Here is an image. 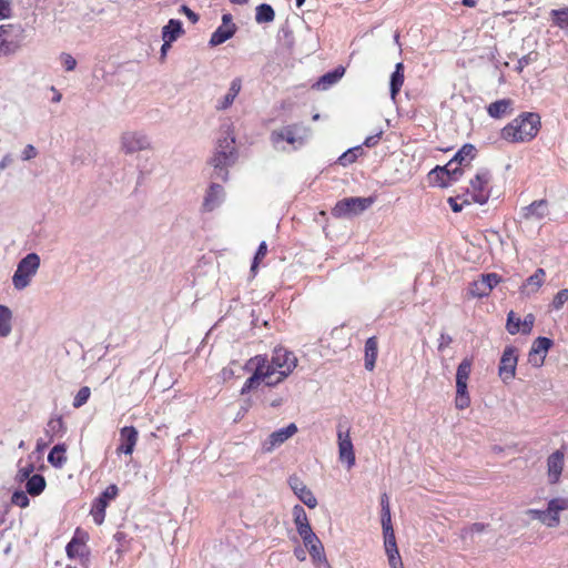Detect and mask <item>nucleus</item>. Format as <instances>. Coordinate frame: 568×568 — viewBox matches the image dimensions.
<instances>
[{"instance_id": "f257e3e1", "label": "nucleus", "mask_w": 568, "mask_h": 568, "mask_svg": "<svg viewBox=\"0 0 568 568\" xmlns=\"http://www.w3.org/2000/svg\"><path fill=\"white\" fill-rule=\"evenodd\" d=\"M296 365V356L281 347L274 349L271 359L263 355L250 358L243 369L252 375L244 383L241 394L257 388L262 383L270 387L280 384L294 371Z\"/></svg>"}, {"instance_id": "f03ea898", "label": "nucleus", "mask_w": 568, "mask_h": 568, "mask_svg": "<svg viewBox=\"0 0 568 568\" xmlns=\"http://www.w3.org/2000/svg\"><path fill=\"white\" fill-rule=\"evenodd\" d=\"M541 126L540 116L534 112H523L500 130V138L508 143L531 141Z\"/></svg>"}, {"instance_id": "7ed1b4c3", "label": "nucleus", "mask_w": 568, "mask_h": 568, "mask_svg": "<svg viewBox=\"0 0 568 568\" xmlns=\"http://www.w3.org/2000/svg\"><path fill=\"white\" fill-rule=\"evenodd\" d=\"M311 135V129L303 123L285 125L271 133L270 140L277 150H297L302 148Z\"/></svg>"}, {"instance_id": "20e7f679", "label": "nucleus", "mask_w": 568, "mask_h": 568, "mask_svg": "<svg viewBox=\"0 0 568 568\" xmlns=\"http://www.w3.org/2000/svg\"><path fill=\"white\" fill-rule=\"evenodd\" d=\"M234 144L235 138L231 125H224L216 142L215 153L211 160L214 169L219 170L217 175L223 180H226L227 176L225 169L232 165L236 158Z\"/></svg>"}, {"instance_id": "39448f33", "label": "nucleus", "mask_w": 568, "mask_h": 568, "mask_svg": "<svg viewBox=\"0 0 568 568\" xmlns=\"http://www.w3.org/2000/svg\"><path fill=\"white\" fill-rule=\"evenodd\" d=\"M41 266L39 254L32 252L23 256L18 263L12 274V287L17 292L27 290L33 282Z\"/></svg>"}, {"instance_id": "423d86ee", "label": "nucleus", "mask_w": 568, "mask_h": 568, "mask_svg": "<svg viewBox=\"0 0 568 568\" xmlns=\"http://www.w3.org/2000/svg\"><path fill=\"white\" fill-rule=\"evenodd\" d=\"M568 510V498L558 496L547 503L545 509H528L527 515L539 520L547 528H556L560 525V514Z\"/></svg>"}, {"instance_id": "0eeeda50", "label": "nucleus", "mask_w": 568, "mask_h": 568, "mask_svg": "<svg viewBox=\"0 0 568 568\" xmlns=\"http://www.w3.org/2000/svg\"><path fill=\"white\" fill-rule=\"evenodd\" d=\"M120 151L125 155H132L138 152L151 151L153 149L152 140L149 134L142 130H125L119 139Z\"/></svg>"}, {"instance_id": "6e6552de", "label": "nucleus", "mask_w": 568, "mask_h": 568, "mask_svg": "<svg viewBox=\"0 0 568 568\" xmlns=\"http://www.w3.org/2000/svg\"><path fill=\"white\" fill-rule=\"evenodd\" d=\"M24 29L21 26H0V53L4 55L14 54L22 47Z\"/></svg>"}, {"instance_id": "1a4fd4ad", "label": "nucleus", "mask_w": 568, "mask_h": 568, "mask_svg": "<svg viewBox=\"0 0 568 568\" xmlns=\"http://www.w3.org/2000/svg\"><path fill=\"white\" fill-rule=\"evenodd\" d=\"M374 200L372 197H345L332 209V215L337 219L356 216L366 211Z\"/></svg>"}, {"instance_id": "9d476101", "label": "nucleus", "mask_w": 568, "mask_h": 568, "mask_svg": "<svg viewBox=\"0 0 568 568\" xmlns=\"http://www.w3.org/2000/svg\"><path fill=\"white\" fill-rule=\"evenodd\" d=\"M491 175L487 170H480L476 173L475 178L470 181L468 194L471 196L475 203L480 205L487 203L490 196V183Z\"/></svg>"}, {"instance_id": "9b49d317", "label": "nucleus", "mask_w": 568, "mask_h": 568, "mask_svg": "<svg viewBox=\"0 0 568 568\" xmlns=\"http://www.w3.org/2000/svg\"><path fill=\"white\" fill-rule=\"evenodd\" d=\"M298 535L302 538L305 548L308 550L313 564L320 568L322 566L329 567L324 546L313 529L301 531Z\"/></svg>"}, {"instance_id": "f8f14e48", "label": "nucleus", "mask_w": 568, "mask_h": 568, "mask_svg": "<svg viewBox=\"0 0 568 568\" xmlns=\"http://www.w3.org/2000/svg\"><path fill=\"white\" fill-rule=\"evenodd\" d=\"M337 446L339 462L345 464L347 469L353 468L356 463V456L349 429H343L341 426L337 428Z\"/></svg>"}, {"instance_id": "ddd939ff", "label": "nucleus", "mask_w": 568, "mask_h": 568, "mask_svg": "<svg viewBox=\"0 0 568 568\" xmlns=\"http://www.w3.org/2000/svg\"><path fill=\"white\" fill-rule=\"evenodd\" d=\"M517 363V349L514 346H507L503 352L498 366V376L505 384L510 383L515 378Z\"/></svg>"}, {"instance_id": "4468645a", "label": "nucleus", "mask_w": 568, "mask_h": 568, "mask_svg": "<svg viewBox=\"0 0 568 568\" xmlns=\"http://www.w3.org/2000/svg\"><path fill=\"white\" fill-rule=\"evenodd\" d=\"M119 489L115 485H110L105 490L94 500L91 514L97 525H101L105 518V509L111 500L118 496Z\"/></svg>"}, {"instance_id": "2eb2a0df", "label": "nucleus", "mask_w": 568, "mask_h": 568, "mask_svg": "<svg viewBox=\"0 0 568 568\" xmlns=\"http://www.w3.org/2000/svg\"><path fill=\"white\" fill-rule=\"evenodd\" d=\"M297 433V426L294 423L288 424L286 427L277 429L268 435L262 443L263 453H272L274 449L283 445L287 439Z\"/></svg>"}, {"instance_id": "dca6fc26", "label": "nucleus", "mask_w": 568, "mask_h": 568, "mask_svg": "<svg viewBox=\"0 0 568 568\" xmlns=\"http://www.w3.org/2000/svg\"><path fill=\"white\" fill-rule=\"evenodd\" d=\"M288 485L296 497L308 508L314 509L317 506L316 497L300 477L291 476Z\"/></svg>"}, {"instance_id": "f3484780", "label": "nucleus", "mask_w": 568, "mask_h": 568, "mask_svg": "<svg viewBox=\"0 0 568 568\" xmlns=\"http://www.w3.org/2000/svg\"><path fill=\"white\" fill-rule=\"evenodd\" d=\"M384 535V548L388 559V565L390 568H404L402 557L399 555L396 537L394 529L383 530Z\"/></svg>"}, {"instance_id": "a211bd4d", "label": "nucleus", "mask_w": 568, "mask_h": 568, "mask_svg": "<svg viewBox=\"0 0 568 568\" xmlns=\"http://www.w3.org/2000/svg\"><path fill=\"white\" fill-rule=\"evenodd\" d=\"M565 467V454L561 450H556L547 458V480L550 485L559 483L562 470Z\"/></svg>"}, {"instance_id": "6ab92c4d", "label": "nucleus", "mask_w": 568, "mask_h": 568, "mask_svg": "<svg viewBox=\"0 0 568 568\" xmlns=\"http://www.w3.org/2000/svg\"><path fill=\"white\" fill-rule=\"evenodd\" d=\"M88 539V532L77 528L72 539L65 547L68 557L71 559L84 557L88 554L85 546Z\"/></svg>"}, {"instance_id": "aec40b11", "label": "nucleus", "mask_w": 568, "mask_h": 568, "mask_svg": "<svg viewBox=\"0 0 568 568\" xmlns=\"http://www.w3.org/2000/svg\"><path fill=\"white\" fill-rule=\"evenodd\" d=\"M534 323L535 316L532 314H527L521 321L520 317L515 314V312L510 311L507 315L506 328L511 335H515L519 332L523 334H529L532 329Z\"/></svg>"}, {"instance_id": "412c9836", "label": "nucleus", "mask_w": 568, "mask_h": 568, "mask_svg": "<svg viewBox=\"0 0 568 568\" xmlns=\"http://www.w3.org/2000/svg\"><path fill=\"white\" fill-rule=\"evenodd\" d=\"M552 345V341L548 337H538L532 343L529 352L528 361L535 367H540L546 358V354Z\"/></svg>"}, {"instance_id": "4be33fe9", "label": "nucleus", "mask_w": 568, "mask_h": 568, "mask_svg": "<svg viewBox=\"0 0 568 568\" xmlns=\"http://www.w3.org/2000/svg\"><path fill=\"white\" fill-rule=\"evenodd\" d=\"M464 165H459L455 161L450 160L446 165L444 166H436L432 173H436L438 175H442V184L447 185L452 182L458 181L459 178L463 175Z\"/></svg>"}, {"instance_id": "5701e85b", "label": "nucleus", "mask_w": 568, "mask_h": 568, "mask_svg": "<svg viewBox=\"0 0 568 568\" xmlns=\"http://www.w3.org/2000/svg\"><path fill=\"white\" fill-rule=\"evenodd\" d=\"M241 90H242L241 78H234L230 83L227 92L223 97H221L220 99L216 100L215 110L225 111V110L230 109L233 105V103H234L236 97L239 95V93L241 92Z\"/></svg>"}, {"instance_id": "b1692460", "label": "nucleus", "mask_w": 568, "mask_h": 568, "mask_svg": "<svg viewBox=\"0 0 568 568\" xmlns=\"http://www.w3.org/2000/svg\"><path fill=\"white\" fill-rule=\"evenodd\" d=\"M549 213L548 203L545 200L534 201L521 209V216L527 221H540Z\"/></svg>"}, {"instance_id": "393cba45", "label": "nucleus", "mask_w": 568, "mask_h": 568, "mask_svg": "<svg viewBox=\"0 0 568 568\" xmlns=\"http://www.w3.org/2000/svg\"><path fill=\"white\" fill-rule=\"evenodd\" d=\"M546 280L544 268H537L520 286V293L525 296H531L538 293Z\"/></svg>"}, {"instance_id": "a878e982", "label": "nucleus", "mask_w": 568, "mask_h": 568, "mask_svg": "<svg viewBox=\"0 0 568 568\" xmlns=\"http://www.w3.org/2000/svg\"><path fill=\"white\" fill-rule=\"evenodd\" d=\"M121 444L116 448L118 453L131 455L138 442V430L133 426H125L120 430Z\"/></svg>"}, {"instance_id": "bb28decb", "label": "nucleus", "mask_w": 568, "mask_h": 568, "mask_svg": "<svg viewBox=\"0 0 568 568\" xmlns=\"http://www.w3.org/2000/svg\"><path fill=\"white\" fill-rule=\"evenodd\" d=\"M13 327V310L6 304H0V338H8L12 334Z\"/></svg>"}, {"instance_id": "cd10ccee", "label": "nucleus", "mask_w": 568, "mask_h": 568, "mask_svg": "<svg viewBox=\"0 0 568 568\" xmlns=\"http://www.w3.org/2000/svg\"><path fill=\"white\" fill-rule=\"evenodd\" d=\"M224 200V189L222 185L212 183L207 190L203 205L205 210L213 211Z\"/></svg>"}, {"instance_id": "c85d7f7f", "label": "nucleus", "mask_w": 568, "mask_h": 568, "mask_svg": "<svg viewBox=\"0 0 568 568\" xmlns=\"http://www.w3.org/2000/svg\"><path fill=\"white\" fill-rule=\"evenodd\" d=\"M513 100L500 99L487 106V113L493 119H501L513 111Z\"/></svg>"}, {"instance_id": "c756f323", "label": "nucleus", "mask_w": 568, "mask_h": 568, "mask_svg": "<svg viewBox=\"0 0 568 568\" xmlns=\"http://www.w3.org/2000/svg\"><path fill=\"white\" fill-rule=\"evenodd\" d=\"M236 31L235 24L220 26L211 36L210 44L215 47L231 39Z\"/></svg>"}, {"instance_id": "7c9ffc66", "label": "nucleus", "mask_w": 568, "mask_h": 568, "mask_svg": "<svg viewBox=\"0 0 568 568\" xmlns=\"http://www.w3.org/2000/svg\"><path fill=\"white\" fill-rule=\"evenodd\" d=\"M470 402L468 383L456 382L455 407L459 410H464L470 406Z\"/></svg>"}, {"instance_id": "2f4dec72", "label": "nucleus", "mask_w": 568, "mask_h": 568, "mask_svg": "<svg viewBox=\"0 0 568 568\" xmlns=\"http://www.w3.org/2000/svg\"><path fill=\"white\" fill-rule=\"evenodd\" d=\"M182 33V22L171 19L162 29V39L164 42H174Z\"/></svg>"}, {"instance_id": "473e14b6", "label": "nucleus", "mask_w": 568, "mask_h": 568, "mask_svg": "<svg viewBox=\"0 0 568 568\" xmlns=\"http://www.w3.org/2000/svg\"><path fill=\"white\" fill-rule=\"evenodd\" d=\"M292 515L297 534L312 529L307 514L301 505H295L293 507Z\"/></svg>"}, {"instance_id": "72a5a7b5", "label": "nucleus", "mask_w": 568, "mask_h": 568, "mask_svg": "<svg viewBox=\"0 0 568 568\" xmlns=\"http://www.w3.org/2000/svg\"><path fill=\"white\" fill-rule=\"evenodd\" d=\"M67 446L65 444H58L53 446L48 455V462L55 468H61L67 463Z\"/></svg>"}, {"instance_id": "f704fd0d", "label": "nucleus", "mask_w": 568, "mask_h": 568, "mask_svg": "<svg viewBox=\"0 0 568 568\" xmlns=\"http://www.w3.org/2000/svg\"><path fill=\"white\" fill-rule=\"evenodd\" d=\"M378 354V344L376 337H369L365 343V368L373 371Z\"/></svg>"}, {"instance_id": "c9c22d12", "label": "nucleus", "mask_w": 568, "mask_h": 568, "mask_svg": "<svg viewBox=\"0 0 568 568\" xmlns=\"http://www.w3.org/2000/svg\"><path fill=\"white\" fill-rule=\"evenodd\" d=\"M343 74V68H337L334 71L327 72L318 79V81L314 84V88L317 90H327L329 87L338 82Z\"/></svg>"}, {"instance_id": "e433bc0d", "label": "nucleus", "mask_w": 568, "mask_h": 568, "mask_svg": "<svg viewBox=\"0 0 568 568\" xmlns=\"http://www.w3.org/2000/svg\"><path fill=\"white\" fill-rule=\"evenodd\" d=\"M476 155V149L473 144H464L462 149L452 159L459 165L468 166Z\"/></svg>"}, {"instance_id": "4c0bfd02", "label": "nucleus", "mask_w": 568, "mask_h": 568, "mask_svg": "<svg viewBox=\"0 0 568 568\" xmlns=\"http://www.w3.org/2000/svg\"><path fill=\"white\" fill-rule=\"evenodd\" d=\"M34 468L36 466L32 455H29L26 460H19L16 479L20 483L24 481L32 476Z\"/></svg>"}, {"instance_id": "58836bf2", "label": "nucleus", "mask_w": 568, "mask_h": 568, "mask_svg": "<svg viewBox=\"0 0 568 568\" xmlns=\"http://www.w3.org/2000/svg\"><path fill=\"white\" fill-rule=\"evenodd\" d=\"M404 83V65L402 62L397 63L394 72L390 75V98L395 100Z\"/></svg>"}, {"instance_id": "ea45409f", "label": "nucleus", "mask_w": 568, "mask_h": 568, "mask_svg": "<svg viewBox=\"0 0 568 568\" xmlns=\"http://www.w3.org/2000/svg\"><path fill=\"white\" fill-rule=\"evenodd\" d=\"M26 480V491L31 496H39L45 488V479L42 475L36 474Z\"/></svg>"}, {"instance_id": "a19ab883", "label": "nucleus", "mask_w": 568, "mask_h": 568, "mask_svg": "<svg viewBox=\"0 0 568 568\" xmlns=\"http://www.w3.org/2000/svg\"><path fill=\"white\" fill-rule=\"evenodd\" d=\"M381 506H382V528L383 530L394 529L392 525V516H390V507L389 499L387 494H383L381 496Z\"/></svg>"}, {"instance_id": "79ce46f5", "label": "nucleus", "mask_w": 568, "mask_h": 568, "mask_svg": "<svg viewBox=\"0 0 568 568\" xmlns=\"http://www.w3.org/2000/svg\"><path fill=\"white\" fill-rule=\"evenodd\" d=\"M550 16L555 26L568 32V7L564 9H554Z\"/></svg>"}, {"instance_id": "37998d69", "label": "nucleus", "mask_w": 568, "mask_h": 568, "mask_svg": "<svg viewBox=\"0 0 568 568\" xmlns=\"http://www.w3.org/2000/svg\"><path fill=\"white\" fill-rule=\"evenodd\" d=\"M473 367V359L469 357L464 358L456 371V382L468 383Z\"/></svg>"}, {"instance_id": "c03bdc74", "label": "nucleus", "mask_w": 568, "mask_h": 568, "mask_svg": "<svg viewBox=\"0 0 568 568\" xmlns=\"http://www.w3.org/2000/svg\"><path fill=\"white\" fill-rule=\"evenodd\" d=\"M275 18V12L270 4L263 3L256 8L255 20L258 23L272 22Z\"/></svg>"}, {"instance_id": "a18cd8bd", "label": "nucleus", "mask_w": 568, "mask_h": 568, "mask_svg": "<svg viewBox=\"0 0 568 568\" xmlns=\"http://www.w3.org/2000/svg\"><path fill=\"white\" fill-rule=\"evenodd\" d=\"M363 154L362 145H357L348 149L338 158V163L343 166H347L356 161V159Z\"/></svg>"}, {"instance_id": "49530a36", "label": "nucleus", "mask_w": 568, "mask_h": 568, "mask_svg": "<svg viewBox=\"0 0 568 568\" xmlns=\"http://www.w3.org/2000/svg\"><path fill=\"white\" fill-rule=\"evenodd\" d=\"M468 292L473 297H485L490 293L481 276L469 285Z\"/></svg>"}, {"instance_id": "de8ad7c7", "label": "nucleus", "mask_w": 568, "mask_h": 568, "mask_svg": "<svg viewBox=\"0 0 568 568\" xmlns=\"http://www.w3.org/2000/svg\"><path fill=\"white\" fill-rule=\"evenodd\" d=\"M91 396V389L88 386L81 387L78 393L74 395L72 406L74 408L82 407L90 398Z\"/></svg>"}, {"instance_id": "09e8293b", "label": "nucleus", "mask_w": 568, "mask_h": 568, "mask_svg": "<svg viewBox=\"0 0 568 568\" xmlns=\"http://www.w3.org/2000/svg\"><path fill=\"white\" fill-rule=\"evenodd\" d=\"M11 503L20 508H26L29 506L30 500L27 491L17 490L12 494Z\"/></svg>"}, {"instance_id": "8fccbe9b", "label": "nucleus", "mask_w": 568, "mask_h": 568, "mask_svg": "<svg viewBox=\"0 0 568 568\" xmlns=\"http://www.w3.org/2000/svg\"><path fill=\"white\" fill-rule=\"evenodd\" d=\"M59 60L64 70L68 72L73 71L77 67V60L70 53L62 52L59 57Z\"/></svg>"}, {"instance_id": "3c124183", "label": "nucleus", "mask_w": 568, "mask_h": 568, "mask_svg": "<svg viewBox=\"0 0 568 568\" xmlns=\"http://www.w3.org/2000/svg\"><path fill=\"white\" fill-rule=\"evenodd\" d=\"M568 301V290L567 288H564V290H560L554 297L552 302H551V306L555 308V310H560L565 303Z\"/></svg>"}, {"instance_id": "603ef678", "label": "nucleus", "mask_w": 568, "mask_h": 568, "mask_svg": "<svg viewBox=\"0 0 568 568\" xmlns=\"http://www.w3.org/2000/svg\"><path fill=\"white\" fill-rule=\"evenodd\" d=\"M267 253V245L265 242H262L257 248V252L254 256V260H253V263H252V266H251V271L254 273L255 270L257 268V265H258V262L265 257Z\"/></svg>"}, {"instance_id": "864d4df0", "label": "nucleus", "mask_w": 568, "mask_h": 568, "mask_svg": "<svg viewBox=\"0 0 568 568\" xmlns=\"http://www.w3.org/2000/svg\"><path fill=\"white\" fill-rule=\"evenodd\" d=\"M481 277L488 286L489 292H491V290L500 282V277L496 273L483 274Z\"/></svg>"}, {"instance_id": "5fc2aeb1", "label": "nucleus", "mask_w": 568, "mask_h": 568, "mask_svg": "<svg viewBox=\"0 0 568 568\" xmlns=\"http://www.w3.org/2000/svg\"><path fill=\"white\" fill-rule=\"evenodd\" d=\"M534 61H536V54L534 55L532 53H529V54H526L524 57H521L519 60H518V64L516 67V70L518 72H521L524 70L525 67L529 65L530 63H532Z\"/></svg>"}, {"instance_id": "6e6d98bb", "label": "nucleus", "mask_w": 568, "mask_h": 568, "mask_svg": "<svg viewBox=\"0 0 568 568\" xmlns=\"http://www.w3.org/2000/svg\"><path fill=\"white\" fill-rule=\"evenodd\" d=\"M11 8L8 0H0V19H7L10 17Z\"/></svg>"}, {"instance_id": "4d7b16f0", "label": "nucleus", "mask_w": 568, "mask_h": 568, "mask_svg": "<svg viewBox=\"0 0 568 568\" xmlns=\"http://www.w3.org/2000/svg\"><path fill=\"white\" fill-rule=\"evenodd\" d=\"M36 155H37V150L32 144H28L22 151V159L24 161L31 160V159L36 158Z\"/></svg>"}, {"instance_id": "13d9d810", "label": "nucleus", "mask_w": 568, "mask_h": 568, "mask_svg": "<svg viewBox=\"0 0 568 568\" xmlns=\"http://www.w3.org/2000/svg\"><path fill=\"white\" fill-rule=\"evenodd\" d=\"M452 342H453V338L448 334L442 333L439 336V339H438V349L439 351L445 349L446 347H448L452 344Z\"/></svg>"}, {"instance_id": "bf43d9fd", "label": "nucleus", "mask_w": 568, "mask_h": 568, "mask_svg": "<svg viewBox=\"0 0 568 568\" xmlns=\"http://www.w3.org/2000/svg\"><path fill=\"white\" fill-rule=\"evenodd\" d=\"M448 203L454 212H460L464 207L465 203H468L467 200L463 201L462 203L458 202V199L449 197Z\"/></svg>"}, {"instance_id": "052dcab7", "label": "nucleus", "mask_w": 568, "mask_h": 568, "mask_svg": "<svg viewBox=\"0 0 568 568\" xmlns=\"http://www.w3.org/2000/svg\"><path fill=\"white\" fill-rule=\"evenodd\" d=\"M381 135H382V131L374 135L367 136L364 141V145L367 148L375 146L378 143Z\"/></svg>"}, {"instance_id": "680f3d73", "label": "nucleus", "mask_w": 568, "mask_h": 568, "mask_svg": "<svg viewBox=\"0 0 568 568\" xmlns=\"http://www.w3.org/2000/svg\"><path fill=\"white\" fill-rule=\"evenodd\" d=\"M181 11L193 22L196 23L199 21V16L192 11L189 7L182 6Z\"/></svg>"}, {"instance_id": "e2e57ef3", "label": "nucleus", "mask_w": 568, "mask_h": 568, "mask_svg": "<svg viewBox=\"0 0 568 568\" xmlns=\"http://www.w3.org/2000/svg\"><path fill=\"white\" fill-rule=\"evenodd\" d=\"M63 426V420L61 417H58V418H54V419H51L49 420L48 423V427L52 430V432H57L59 429H61Z\"/></svg>"}, {"instance_id": "0e129e2a", "label": "nucleus", "mask_w": 568, "mask_h": 568, "mask_svg": "<svg viewBox=\"0 0 568 568\" xmlns=\"http://www.w3.org/2000/svg\"><path fill=\"white\" fill-rule=\"evenodd\" d=\"M12 161L13 159L11 154H6L4 156H2V159L0 160V170H4L6 168H8L12 163Z\"/></svg>"}, {"instance_id": "69168bd1", "label": "nucleus", "mask_w": 568, "mask_h": 568, "mask_svg": "<svg viewBox=\"0 0 568 568\" xmlns=\"http://www.w3.org/2000/svg\"><path fill=\"white\" fill-rule=\"evenodd\" d=\"M294 556L300 561H304L306 559V552H305V550L302 547H296L294 549Z\"/></svg>"}, {"instance_id": "338daca9", "label": "nucleus", "mask_w": 568, "mask_h": 568, "mask_svg": "<svg viewBox=\"0 0 568 568\" xmlns=\"http://www.w3.org/2000/svg\"><path fill=\"white\" fill-rule=\"evenodd\" d=\"M234 375V371L232 367H225L222 371V376L224 379H229Z\"/></svg>"}, {"instance_id": "774afa93", "label": "nucleus", "mask_w": 568, "mask_h": 568, "mask_svg": "<svg viewBox=\"0 0 568 568\" xmlns=\"http://www.w3.org/2000/svg\"><path fill=\"white\" fill-rule=\"evenodd\" d=\"M484 528L485 526L483 524L476 523L470 526L469 530L473 532H480L484 530Z\"/></svg>"}]
</instances>
